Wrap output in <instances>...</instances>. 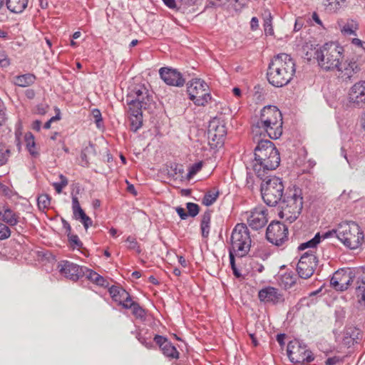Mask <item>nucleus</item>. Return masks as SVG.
<instances>
[{
    "label": "nucleus",
    "instance_id": "obj_1",
    "mask_svg": "<svg viewBox=\"0 0 365 365\" xmlns=\"http://www.w3.org/2000/svg\"><path fill=\"white\" fill-rule=\"evenodd\" d=\"M153 102L152 92L144 84H137L130 88L127 104L132 131L135 133L142 127L143 110L148 109Z\"/></svg>",
    "mask_w": 365,
    "mask_h": 365
},
{
    "label": "nucleus",
    "instance_id": "obj_2",
    "mask_svg": "<svg viewBox=\"0 0 365 365\" xmlns=\"http://www.w3.org/2000/svg\"><path fill=\"white\" fill-rule=\"evenodd\" d=\"M254 140L257 142V145L255 148L252 168L257 176L262 178L279 165V153L269 140L257 138V136H254Z\"/></svg>",
    "mask_w": 365,
    "mask_h": 365
},
{
    "label": "nucleus",
    "instance_id": "obj_3",
    "mask_svg": "<svg viewBox=\"0 0 365 365\" xmlns=\"http://www.w3.org/2000/svg\"><path fill=\"white\" fill-rule=\"evenodd\" d=\"M282 115L274 106H264L260 112L259 118L252 125L255 136H268L278 139L282 134Z\"/></svg>",
    "mask_w": 365,
    "mask_h": 365
},
{
    "label": "nucleus",
    "instance_id": "obj_4",
    "mask_svg": "<svg viewBox=\"0 0 365 365\" xmlns=\"http://www.w3.org/2000/svg\"><path fill=\"white\" fill-rule=\"evenodd\" d=\"M296 71L292 58L284 53H279L271 60L267 71V79L275 87H282L292 80Z\"/></svg>",
    "mask_w": 365,
    "mask_h": 365
},
{
    "label": "nucleus",
    "instance_id": "obj_5",
    "mask_svg": "<svg viewBox=\"0 0 365 365\" xmlns=\"http://www.w3.org/2000/svg\"><path fill=\"white\" fill-rule=\"evenodd\" d=\"M251 244L252 239L247 225L237 224L231 234L229 255L237 257H245L250 250Z\"/></svg>",
    "mask_w": 365,
    "mask_h": 365
},
{
    "label": "nucleus",
    "instance_id": "obj_6",
    "mask_svg": "<svg viewBox=\"0 0 365 365\" xmlns=\"http://www.w3.org/2000/svg\"><path fill=\"white\" fill-rule=\"evenodd\" d=\"M262 197L265 204L272 207L277 205L282 199L284 186L281 178L274 175H265L260 178Z\"/></svg>",
    "mask_w": 365,
    "mask_h": 365
},
{
    "label": "nucleus",
    "instance_id": "obj_7",
    "mask_svg": "<svg viewBox=\"0 0 365 365\" xmlns=\"http://www.w3.org/2000/svg\"><path fill=\"white\" fill-rule=\"evenodd\" d=\"M281 210L279 216L287 220H296L303 207V198L299 189L294 188L284 194L279 201Z\"/></svg>",
    "mask_w": 365,
    "mask_h": 365
},
{
    "label": "nucleus",
    "instance_id": "obj_8",
    "mask_svg": "<svg viewBox=\"0 0 365 365\" xmlns=\"http://www.w3.org/2000/svg\"><path fill=\"white\" fill-rule=\"evenodd\" d=\"M337 238L346 247L354 250L361 245L364 235L359 226L353 221L341 222L337 227Z\"/></svg>",
    "mask_w": 365,
    "mask_h": 365
},
{
    "label": "nucleus",
    "instance_id": "obj_9",
    "mask_svg": "<svg viewBox=\"0 0 365 365\" xmlns=\"http://www.w3.org/2000/svg\"><path fill=\"white\" fill-rule=\"evenodd\" d=\"M344 48L336 43L329 42L321 46L319 66L324 71H335L343 59Z\"/></svg>",
    "mask_w": 365,
    "mask_h": 365
},
{
    "label": "nucleus",
    "instance_id": "obj_10",
    "mask_svg": "<svg viewBox=\"0 0 365 365\" xmlns=\"http://www.w3.org/2000/svg\"><path fill=\"white\" fill-rule=\"evenodd\" d=\"M287 354L290 361L294 364H304L314 360L312 352L307 349V345L296 339L288 343Z\"/></svg>",
    "mask_w": 365,
    "mask_h": 365
},
{
    "label": "nucleus",
    "instance_id": "obj_11",
    "mask_svg": "<svg viewBox=\"0 0 365 365\" xmlns=\"http://www.w3.org/2000/svg\"><path fill=\"white\" fill-rule=\"evenodd\" d=\"M189 98L198 106H203L211 99L209 86L202 79L195 78L187 83Z\"/></svg>",
    "mask_w": 365,
    "mask_h": 365
},
{
    "label": "nucleus",
    "instance_id": "obj_12",
    "mask_svg": "<svg viewBox=\"0 0 365 365\" xmlns=\"http://www.w3.org/2000/svg\"><path fill=\"white\" fill-rule=\"evenodd\" d=\"M266 238L270 243L281 246L288 240V227L280 222L272 221L267 228Z\"/></svg>",
    "mask_w": 365,
    "mask_h": 365
},
{
    "label": "nucleus",
    "instance_id": "obj_13",
    "mask_svg": "<svg viewBox=\"0 0 365 365\" xmlns=\"http://www.w3.org/2000/svg\"><path fill=\"white\" fill-rule=\"evenodd\" d=\"M0 220L9 227H14L19 234L24 230L26 219L9 206H3L0 210Z\"/></svg>",
    "mask_w": 365,
    "mask_h": 365
},
{
    "label": "nucleus",
    "instance_id": "obj_14",
    "mask_svg": "<svg viewBox=\"0 0 365 365\" xmlns=\"http://www.w3.org/2000/svg\"><path fill=\"white\" fill-rule=\"evenodd\" d=\"M318 264V259L312 251L305 252L299 259L296 270L302 279L311 277Z\"/></svg>",
    "mask_w": 365,
    "mask_h": 365
},
{
    "label": "nucleus",
    "instance_id": "obj_15",
    "mask_svg": "<svg viewBox=\"0 0 365 365\" xmlns=\"http://www.w3.org/2000/svg\"><path fill=\"white\" fill-rule=\"evenodd\" d=\"M267 209L263 206L256 207L246 212L248 225L255 230L264 227L268 222Z\"/></svg>",
    "mask_w": 365,
    "mask_h": 365
},
{
    "label": "nucleus",
    "instance_id": "obj_16",
    "mask_svg": "<svg viewBox=\"0 0 365 365\" xmlns=\"http://www.w3.org/2000/svg\"><path fill=\"white\" fill-rule=\"evenodd\" d=\"M353 272L349 269H339L336 271L330 279L331 287L336 291L346 290L353 282Z\"/></svg>",
    "mask_w": 365,
    "mask_h": 365
},
{
    "label": "nucleus",
    "instance_id": "obj_17",
    "mask_svg": "<svg viewBox=\"0 0 365 365\" xmlns=\"http://www.w3.org/2000/svg\"><path fill=\"white\" fill-rule=\"evenodd\" d=\"M227 129L225 124L212 121L209 125L207 138L211 146L221 147L224 144Z\"/></svg>",
    "mask_w": 365,
    "mask_h": 365
},
{
    "label": "nucleus",
    "instance_id": "obj_18",
    "mask_svg": "<svg viewBox=\"0 0 365 365\" xmlns=\"http://www.w3.org/2000/svg\"><path fill=\"white\" fill-rule=\"evenodd\" d=\"M60 273L67 279L77 281L85 275L86 267L80 266L68 260L61 261L58 264Z\"/></svg>",
    "mask_w": 365,
    "mask_h": 365
},
{
    "label": "nucleus",
    "instance_id": "obj_19",
    "mask_svg": "<svg viewBox=\"0 0 365 365\" xmlns=\"http://www.w3.org/2000/svg\"><path fill=\"white\" fill-rule=\"evenodd\" d=\"M360 70L359 64L354 58L340 61V65L335 68L337 76L343 82H351L353 76Z\"/></svg>",
    "mask_w": 365,
    "mask_h": 365
},
{
    "label": "nucleus",
    "instance_id": "obj_20",
    "mask_svg": "<svg viewBox=\"0 0 365 365\" xmlns=\"http://www.w3.org/2000/svg\"><path fill=\"white\" fill-rule=\"evenodd\" d=\"M258 298L260 302L264 304L273 305L284 302V298L282 293L277 288L267 286L258 292Z\"/></svg>",
    "mask_w": 365,
    "mask_h": 365
},
{
    "label": "nucleus",
    "instance_id": "obj_21",
    "mask_svg": "<svg viewBox=\"0 0 365 365\" xmlns=\"http://www.w3.org/2000/svg\"><path fill=\"white\" fill-rule=\"evenodd\" d=\"M348 99L356 107L363 108L365 106V81L356 83L350 88Z\"/></svg>",
    "mask_w": 365,
    "mask_h": 365
},
{
    "label": "nucleus",
    "instance_id": "obj_22",
    "mask_svg": "<svg viewBox=\"0 0 365 365\" xmlns=\"http://www.w3.org/2000/svg\"><path fill=\"white\" fill-rule=\"evenodd\" d=\"M159 73L163 81L169 86L181 87L185 83L182 75L176 69L161 68Z\"/></svg>",
    "mask_w": 365,
    "mask_h": 365
},
{
    "label": "nucleus",
    "instance_id": "obj_23",
    "mask_svg": "<svg viewBox=\"0 0 365 365\" xmlns=\"http://www.w3.org/2000/svg\"><path fill=\"white\" fill-rule=\"evenodd\" d=\"M321 51V46H314L311 43H305L302 48V58L307 60L308 62L312 59L316 60L317 63L319 59V51Z\"/></svg>",
    "mask_w": 365,
    "mask_h": 365
},
{
    "label": "nucleus",
    "instance_id": "obj_24",
    "mask_svg": "<svg viewBox=\"0 0 365 365\" xmlns=\"http://www.w3.org/2000/svg\"><path fill=\"white\" fill-rule=\"evenodd\" d=\"M356 295L358 298V303L365 306V273L358 277L356 281Z\"/></svg>",
    "mask_w": 365,
    "mask_h": 365
},
{
    "label": "nucleus",
    "instance_id": "obj_25",
    "mask_svg": "<svg viewBox=\"0 0 365 365\" xmlns=\"http://www.w3.org/2000/svg\"><path fill=\"white\" fill-rule=\"evenodd\" d=\"M7 9L12 13L20 14L28 5V0H5Z\"/></svg>",
    "mask_w": 365,
    "mask_h": 365
},
{
    "label": "nucleus",
    "instance_id": "obj_26",
    "mask_svg": "<svg viewBox=\"0 0 365 365\" xmlns=\"http://www.w3.org/2000/svg\"><path fill=\"white\" fill-rule=\"evenodd\" d=\"M109 294L112 299L120 304L124 299L128 298V292L123 287L113 285L108 289Z\"/></svg>",
    "mask_w": 365,
    "mask_h": 365
},
{
    "label": "nucleus",
    "instance_id": "obj_27",
    "mask_svg": "<svg viewBox=\"0 0 365 365\" xmlns=\"http://www.w3.org/2000/svg\"><path fill=\"white\" fill-rule=\"evenodd\" d=\"M36 81V76L31 73H26L23 75L16 76L14 78V83L19 87H27Z\"/></svg>",
    "mask_w": 365,
    "mask_h": 365
},
{
    "label": "nucleus",
    "instance_id": "obj_28",
    "mask_svg": "<svg viewBox=\"0 0 365 365\" xmlns=\"http://www.w3.org/2000/svg\"><path fill=\"white\" fill-rule=\"evenodd\" d=\"M211 215L212 212L208 210L202 215L200 230L202 236L204 238H207L210 234Z\"/></svg>",
    "mask_w": 365,
    "mask_h": 365
},
{
    "label": "nucleus",
    "instance_id": "obj_29",
    "mask_svg": "<svg viewBox=\"0 0 365 365\" xmlns=\"http://www.w3.org/2000/svg\"><path fill=\"white\" fill-rule=\"evenodd\" d=\"M296 282V275L292 271L287 272L279 277V284L284 289L292 287Z\"/></svg>",
    "mask_w": 365,
    "mask_h": 365
},
{
    "label": "nucleus",
    "instance_id": "obj_30",
    "mask_svg": "<svg viewBox=\"0 0 365 365\" xmlns=\"http://www.w3.org/2000/svg\"><path fill=\"white\" fill-rule=\"evenodd\" d=\"M85 275L86 277L94 282L97 285L101 287H107L108 285V282L106 279H105L102 276L96 273V272L86 267Z\"/></svg>",
    "mask_w": 365,
    "mask_h": 365
},
{
    "label": "nucleus",
    "instance_id": "obj_31",
    "mask_svg": "<svg viewBox=\"0 0 365 365\" xmlns=\"http://www.w3.org/2000/svg\"><path fill=\"white\" fill-rule=\"evenodd\" d=\"M264 19V29L266 35H273L274 29L272 27V16L269 11L266 10L262 14Z\"/></svg>",
    "mask_w": 365,
    "mask_h": 365
},
{
    "label": "nucleus",
    "instance_id": "obj_32",
    "mask_svg": "<svg viewBox=\"0 0 365 365\" xmlns=\"http://www.w3.org/2000/svg\"><path fill=\"white\" fill-rule=\"evenodd\" d=\"M163 354L171 359H178L179 358V352L177 350L176 347L172 344L170 341H168L163 347L161 349Z\"/></svg>",
    "mask_w": 365,
    "mask_h": 365
},
{
    "label": "nucleus",
    "instance_id": "obj_33",
    "mask_svg": "<svg viewBox=\"0 0 365 365\" xmlns=\"http://www.w3.org/2000/svg\"><path fill=\"white\" fill-rule=\"evenodd\" d=\"M219 191L214 188L212 190H210L207 192L203 198H202V204L206 206L212 205L218 198Z\"/></svg>",
    "mask_w": 365,
    "mask_h": 365
},
{
    "label": "nucleus",
    "instance_id": "obj_34",
    "mask_svg": "<svg viewBox=\"0 0 365 365\" xmlns=\"http://www.w3.org/2000/svg\"><path fill=\"white\" fill-rule=\"evenodd\" d=\"M125 309H133V314L138 319H144L145 318V311L144 309H143L138 303H132L130 305L125 306Z\"/></svg>",
    "mask_w": 365,
    "mask_h": 365
},
{
    "label": "nucleus",
    "instance_id": "obj_35",
    "mask_svg": "<svg viewBox=\"0 0 365 365\" xmlns=\"http://www.w3.org/2000/svg\"><path fill=\"white\" fill-rule=\"evenodd\" d=\"M321 240L322 236L320 235V233L318 232L314 235V237L312 240L306 242L302 243L299 246V249L301 250H304L307 248H315L317 245L320 243Z\"/></svg>",
    "mask_w": 365,
    "mask_h": 365
},
{
    "label": "nucleus",
    "instance_id": "obj_36",
    "mask_svg": "<svg viewBox=\"0 0 365 365\" xmlns=\"http://www.w3.org/2000/svg\"><path fill=\"white\" fill-rule=\"evenodd\" d=\"M25 140L26 143V148L29 153L32 156L36 157L38 155V153L35 150V142L34 135L31 133L26 134Z\"/></svg>",
    "mask_w": 365,
    "mask_h": 365
},
{
    "label": "nucleus",
    "instance_id": "obj_37",
    "mask_svg": "<svg viewBox=\"0 0 365 365\" xmlns=\"http://www.w3.org/2000/svg\"><path fill=\"white\" fill-rule=\"evenodd\" d=\"M58 177L61 181L53 182L52 186L54 187L56 192L60 194L62 192L63 189L68 185V180L63 174H60Z\"/></svg>",
    "mask_w": 365,
    "mask_h": 365
},
{
    "label": "nucleus",
    "instance_id": "obj_38",
    "mask_svg": "<svg viewBox=\"0 0 365 365\" xmlns=\"http://www.w3.org/2000/svg\"><path fill=\"white\" fill-rule=\"evenodd\" d=\"M51 203V197L48 194H41L37 198L38 207L40 210L48 208Z\"/></svg>",
    "mask_w": 365,
    "mask_h": 365
},
{
    "label": "nucleus",
    "instance_id": "obj_39",
    "mask_svg": "<svg viewBox=\"0 0 365 365\" xmlns=\"http://www.w3.org/2000/svg\"><path fill=\"white\" fill-rule=\"evenodd\" d=\"M10 155V150L5 144L0 143V166L6 163Z\"/></svg>",
    "mask_w": 365,
    "mask_h": 365
},
{
    "label": "nucleus",
    "instance_id": "obj_40",
    "mask_svg": "<svg viewBox=\"0 0 365 365\" xmlns=\"http://www.w3.org/2000/svg\"><path fill=\"white\" fill-rule=\"evenodd\" d=\"M68 240L70 244V246L73 250L77 248L80 249L83 247V243L80 240L78 236L74 234L68 235Z\"/></svg>",
    "mask_w": 365,
    "mask_h": 365
},
{
    "label": "nucleus",
    "instance_id": "obj_41",
    "mask_svg": "<svg viewBox=\"0 0 365 365\" xmlns=\"http://www.w3.org/2000/svg\"><path fill=\"white\" fill-rule=\"evenodd\" d=\"M11 231L10 227L0 222V240H6L11 236Z\"/></svg>",
    "mask_w": 365,
    "mask_h": 365
},
{
    "label": "nucleus",
    "instance_id": "obj_42",
    "mask_svg": "<svg viewBox=\"0 0 365 365\" xmlns=\"http://www.w3.org/2000/svg\"><path fill=\"white\" fill-rule=\"evenodd\" d=\"M186 208L187 210L188 216H191L192 217L197 215L200 211L199 205L194 202H187L186 204Z\"/></svg>",
    "mask_w": 365,
    "mask_h": 365
},
{
    "label": "nucleus",
    "instance_id": "obj_43",
    "mask_svg": "<svg viewBox=\"0 0 365 365\" xmlns=\"http://www.w3.org/2000/svg\"><path fill=\"white\" fill-rule=\"evenodd\" d=\"M202 162H197L194 164H192L188 170L187 178L188 179H190L192 178L195 175H196L202 168Z\"/></svg>",
    "mask_w": 365,
    "mask_h": 365
},
{
    "label": "nucleus",
    "instance_id": "obj_44",
    "mask_svg": "<svg viewBox=\"0 0 365 365\" xmlns=\"http://www.w3.org/2000/svg\"><path fill=\"white\" fill-rule=\"evenodd\" d=\"M126 242L128 243V249L135 250L138 253H140L141 250L135 237L129 236L127 237Z\"/></svg>",
    "mask_w": 365,
    "mask_h": 365
},
{
    "label": "nucleus",
    "instance_id": "obj_45",
    "mask_svg": "<svg viewBox=\"0 0 365 365\" xmlns=\"http://www.w3.org/2000/svg\"><path fill=\"white\" fill-rule=\"evenodd\" d=\"M136 337L139 342L146 348L151 349L153 346V342L150 339V337L146 338L145 336H142L140 334H138Z\"/></svg>",
    "mask_w": 365,
    "mask_h": 365
},
{
    "label": "nucleus",
    "instance_id": "obj_46",
    "mask_svg": "<svg viewBox=\"0 0 365 365\" xmlns=\"http://www.w3.org/2000/svg\"><path fill=\"white\" fill-rule=\"evenodd\" d=\"M356 29L357 25L354 21H352L351 24L348 23L344 26L343 31L346 34L351 35L355 34Z\"/></svg>",
    "mask_w": 365,
    "mask_h": 365
},
{
    "label": "nucleus",
    "instance_id": "obj_47",
    "mask_svg": "<svg viewBox=\"0 0 365 365\" xmlns=\"http://www.w3.org/2000/svg\"><path fill=\"white\" fill-rule=\"evenodd\" d=\"M236 256H233V255H229V258H230V266H231V268H232V272H233V274L239 278L241 277V273L240 272V270L237 268L236 267V264H235V257Z\"/></svg>",
    "mask_w": 365,
    "mask_h": 365
},
{
    "label": "nucleus",
    "instance_id": "obj_48",
    "mask_svg": "<svg viewBox=\"0 0 365 365\" xmlns=\"http://www.w3.org/2000/svg\"><path fill=\"white\" fill-rule=\"evenodd\" d=\"M92 115L97 127L100 128L101 123L103 120L101 111L98 109L95 108L92 110Z\"/></svg>",
    "mask_w": 365,
    "mask_h": 365
},
{
    "label": "nucleus",
    "instance_id": "obj_49",
    "mask_svg": "<svg viewBox=\"0 0 365 365\" xmlns=\"http://www.w3.org/2000/svg\"><path fill=\"white\" fill-rule=\"evenodd\" d=\"M153 341L159 346L160 349L169 341L166 337L158 334L155 336Z\"/></svg>",
    "mask_w": 365,
    "mask_h": 365
},
{
    "label": "nucleus",
    "instance_id": "obj_50",
    "mask_svg": "<svg viewBox=\"0 0 365 365\" xmlns=\"http://www.w3.org/2000/svg\"><path fill=\"white\" fill-rule=\"evenodd\" d=\"M10 64V61L6 53L0 50V67H6Z\"/></svg>",
    "mask_w": 365,
    "mask_h": 365
},
{
    "label": "nucleus",
    "instance_id": "obj_51",
    "mask_svg": "<svg viewBox=\"0 0 365 365\" xmlns=\"http://www.w3.org/2000/svg\"><path fill=\"white\" fill-rule=\"evenodd\" d=\"M354 331L351 329V328H349V329H347L345 332H344V341L347 343H354V340H355V338L354 336H353V334H354Z\"/></svg>",
    "mask_w": 365,
    "mask_h": 365
},
{
    "label": "nucleus",
    "instance_id": "obj_52",
    "mask_svg": "<svg viewBox=\"0 0 365 365\" xmlns=\"http://www.w3.org/2000/svg\"><path fill=\"white\" fill-rule=\"evenodd\" d=\"M87 230L90 227L93 225V220L90 217L86 215L83 218L78 220Z\"/></svg>",
    "mask_w": 365,
    "mask_h": 365
},
{
    "label": "nucleus",
    "instance_id": "obj_53",
    "mask_svg": "<svg viewBox=\"0 0 365 365\" xmlns=\"http://www.w3.org/2000/svg\"><path fill=\"white\" fill-rule=\"evenodd\" d=\"M6 119V108L3 101L0 99V125L5 122Z\"/></svg>",
    "mask_w": 365,
    "mask_h": 365
},
{
    "label": "nucleus",
    "instance_id": "obj_54",
    "mask_svg": "<svg viewBox=\"0 0 365 365\" xmlns=\"http://www.w3.org/2000/svg\"><path fill=\"white\" fill-rule=\"evenodd\" d=\"M48 110V106L46 104L41 103L36 106V112L39 115H44L46 113Z\"/></svg>",
    "mask_w": 365,
    "mask_h": 365
},
{
    "label": "nucleus",
    "instance_id": "obj_55",
    "mask_svg": "<svg viewBox=\"0 0 365 365\" xmlns=\"http://www.w3.org/2000/svg\"><path fill=\"white\" fill-rule=\"evenodd\" d=\"M86 215V212L82 208L73 212V218L78 221L83 218Z\"/></svg>",
    "mask_w": 365,
    "mask_h": 365
},
{
    "label": "nucleus",
    "instance_id": "obj_56",
    "mask_svg": "<svg viewBox=\"0 0 365 365\" xmlns=\"http://www.w3.org/2000/svg\"><path fill=\"white\" fill-rule=\"evenodd\" d=\"M81 209L78 197L72 194V211Z\"/></svg>",
    "mask_w": 365,
    "mask_h": 365
},
{
    "label": "nucleus",
    "instance_id": "obj_57",
    "mask_svg": "<svg viewBox=\"0 0 365 365\" xmlns=\"http://www.w3.org/2000/svg\"><path fill=\"white\" fill-rule=\"evenodd\" d=\"M352 43L357 46L359 48H361L362 51L365 52V42L362 41L359 38H353Z\"/></svg>",
    "mask_w": 365,
    "mask_h": 365
},
{
    "label": "nucleus",
    "instance_id": "obj_58",
    "mask_svg": "<svg viewBox=\"0 0 365 365\" xmlns=\"http://www.w3.org/2000/svg\"><path fill=\"white\" fill-rule=\"evenodd\" d=\"M176 212L178 214V215L180 216V217L182 219V220H185L188 217V215L187 213L185 212V209L182 208V207H176Z\"/></svg>",
    "mask_w": 365,
    "mask_h": 365
},
{
    "label": "nucleus",
    "instance_id": "obj_59",
    "mask_svg": "<svg viewBox=\"0 0 365 365\" xmlns=\"http://www.w3.org/2000/svg\"><path fill=\"white\" fill-rule=\"evenodd\" d=\"M61 222H62L63 228L65 229V230H66V235L68 236V235L72 234L71 233V227L70 224L63 218L61 219Z\"/></svg>",
    "mask_w": 365,
    "mask_h": 365
},
{
    "label": "nucleus",
    "instance_id": "obj_60",
    "mask_svg": "<svg viewBox=\"0 0 365 365\" xmlns=\"http://www.w3.org/2000/svg\"><path fill=\"white\" fill-rule=\"evenodd\" d=\"M337 228L336 230H329L324 233V235L322 236V238L327 239L332 236H336L337 237Z\"/></svg>",
    "mask_w": 365,
    "mask_h": 365
},
{
    "label": "nucleus",
    "instance_id": "obj_61",
    "mask_svg": "<svg viewBox=\"0 0 365 365\" xmlns=\"http://www.w3.org/2000/svg\"><path fill=\"white\" fill-rule=\"evenodd\" d=\"M259 27L258 19L255 16L252 17L250 21V28L252 31H255Z\"/></svg>",
    "mask_w": 365,
    "mask_h": 365
},
{
    "label": "nucleus",
    "instance_id": "obj_62",
    "mask_svg": "<svg viewBox=\"0 0 365 365\" xmlns=\"http://www.w3.org/2000/svg\"><path fill=\"white\" fill-rule=\"evenodd\" d=\"M132 303H135V302L132 300L131 297H130V294L128 293V298L124 299L123 301L122 302H120L119 304L121 305L125 309V305L129 306Z\"/></svg>",
    "mask_w": 365,
    "mask_h": 365
},
{
    "label": "nucleus",
    "instance_id": "obj_63",
    "mask_svg": "<svg viewBox=\"0 0 365 365\" xmlns=\"http://www.w3.org/2000/svg\"><path fill=\"white\" fill-rule=\"evenodd\" d=\"M285 336V334H278L277 335V341L281 346L284 345Z\"/></svg>",
    "mask_w": 365,
    "mask_h": 365
},
{
    "label": "nucleus",
    "instance_id": "obj_64",
    "mask_svg": "<svg viewBox=\"0 0 365 365\" xmlns=\"http://www.w3.org/2000/svg\"><path fill=\"white\" fill-rule=\"evenodd\" d=\"M337 362H338V359L336 356H334V357H329V358H328L326 360L325 364L326 365H334Z\"/></svg>",
    "mask_w": 365,
    "mask_h": 365
}]
</instances>
